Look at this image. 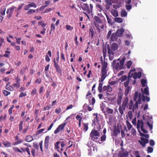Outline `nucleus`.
Instances as JSON below:
<instances>
[{"instance_id":"1","label":"nucleus","mask_w":157,"mask_h":157,"mask_svg":"<svg viewBox=\"0 0 157 157\" xmlns=\"http://www.w3.org/2000/svg\"><path fill=\"white\" fill-rule=\"evenodd\" d=\"M107 63L106 61H104L103 64L102 65V69L101 71L102 75L101 77L99 80V82H102L104 81L107 75Z\"/></svg>"},{"instance_id":"2","label":"nucleus","mask_w":157,"mask_h":157,"mask_svg":"<svg viewBox=\"0 0 157 157\" xmlns=\"http://www.w3.org/2000/svg\"><path fill=\"white\" fill-rule=\"evenodd\" d=\"M128 98L127 96L124 98L122 104L119 106L118 110L120 113L122 115H123L125 109L126 107L128 106Z\"/></svg>"},{"instance_id":"3","label":"nucleus","mask_w":157,"mask_h":157,"mask_svg":"<svg viewBox=\"0 0 157 157\" xmlns=\"http://www.w3.org/2000/svg\"><path fill=\"white\" fill-rule=\"evenodd\" d=\"M90 136L92 140L97 142V140L100 136V133L97 130L93 129L90 134Z\"/></svg>"},{"instance_id":"4","label":"nucleus","mask_w":157,"mask_h":157,"mask_svg":"<svg viewBox=\"0 0 157 157\" xmlns=\"http://www.w3.org/2000/svg\"><path fill=\"white\" fill-rule=\"evenodd\" d=\"M82 8L83 10L86 11L88 14H90L92 12L93 6L92 4H90L89 7L86 3H84Z\"/></svg>"},{"instance_id":"5","label":"nucleus","mask_w":157,"mask_h":157,"mask_svg":"<svg viewBox=\"0 0 157 157\" xmlns=\"http://www.w3.org/2000/svg\"><path fill=\"white\" fill-rule=\"evenodd\" d=\"M135 69H132L130 71L129 73V75L130 76L131 78L133 77L134 79H136L137 78H140L141 77V72L139 71L138 73L135 72Z\"/></svg>"},{"instance_id":"6","label":"nucleus","mask_w":157,"mask_h":157,"mask_svg":"<svg viewBox=\"0 0 157 157\" xmlns=\"http://www.w3.org/2000/svg\"><path fill=\"white\" fill-rule=\"evenodd\" d=\"M144 137L146 138L141 137L140 138L141 140H139L138 141L140 144L143 147H145L146 144L148 143L149 140L147 138L149 137V135L148 134H144Z\"/></svg>"},{"instance_id":"7","label":"nucleus","mask_w":157,"mask_h":157,"mask_svg":"<svg viewBox=\"0 0 157 157\" xmlns=\"http://www.w3.org/2000/svg\"><path fill=\"white\" fill-rule=\"evenodd\" d=\"M94 26L96 27L98 31L100 32V29L99 28V25L98 24L102 23V20L100 19V17L97 16H94Z\"/></svg>"},{"instance_id":"8","label":"nucleus","mask_w":157,"mask_h":157,"mask_svg":"<svg viewBox=\"0 0 157 157\" xmlns=\"http://www.w3.org/2000/svg\"><path fill=\"white\" fill-rule=\"evenodd\" d=\"M141 128L142 131L144 133H147L148 131L144 128V123L142 121L139 119L137 121V128L138 131H139V129Z\"/></svg>"},{"instance_id":"9","label":"nucleus","mask_w":157,"mask_h":157,"mask_svg":"<svg viewBox=\"0 0 157 157\" xmlns=\"http://www.w3.org/2000/svg\"><path fill=\"white\" fill-rule=\"evenodd\" d=\"M117 98V104L120 106L121 104L122 101V99L123 96V92L121 91H120L118 93Z\"/></svg>"},{"instance_id":"10","label":"nucleus","mask_w":157,"mask_h":157,"mask_svg":"<svg viewBox=\"0 0 157 157\" xmlns=\"http://www.w3.org/2000/svg\"><path fill=\"white\" fill-rule=\"evenodd\" d=\"M66 123H64L61 124L59 125L56 129L54 131V133L57 134L59 133L60 131L63 129L66 125Z\"/></svg>"},{"instance_id":"11","label":"nucleus","mask_w":157,"mask_h":157,"mask_svg":"<svg viewBox=\"0 0 157 157\" xmlns=\"http://www.w3.org/2000/svg\"><path fill=\"white\" fill-rule=\"evenodd\" d=\"M15 7H12L11 8H9L7 9L6 11V13L7 14V17L9 19H10L12 16V15L13 13V11L14 9L16 8Z\"/></svg>"},{"instance_id":"12","label":"nucleus","mask_w":157,"mask_h":157,"mask_svg":"<svg viewBox=\"0 0 157 157\" xmlns=\"http://www.w3.org/2000/svg\"><path fill=\"white\" fill-rule=\"evenodd\" d=\"M102 86L103 83H100L99 84L98 89V91H99L100 93H101L102 91H105L106 90H107V86H104L103 88H102Z\"/></svg>"},{"instance_id":"13","label":"nucleus","mask_w":157,"mask_h":157,"mask_svg":"<svg viewBox=\"0 0 157 157\" xmlns=\"http://www.w3.org/2000/svg\"><path fill=\"white\" fill-rule=\"evenodd\" d=\"M93 115L94 116V118L93 120H92V122L93 123V124H94V125H96V124H98L99 122L100 121L98 118V114L97 113H94L93 114Z\"/></svg>"},{"instance_id":"14","label":"nucleus","mask_w":157,"mask_h":157,"mask_svg":"<svg viewBox=\"0 0 157 157\" xmlns=\"http://www.w3.org/2000/svg\"><path fill=\"white\" fill-rule=\"evenodd\" d=\"M49 139V136H45L44 141V146L46 149H48V148Z\"/></svg>"},{"instance_id":"15","label":"nucleus","mask_w":157,"mask_h":157,"mask_svg":"<svg viewBox=\"0 0 157 157\" xmlns=\"http://www.w3.org/2000/svg\"><path fill=\"white\" fill-rule=\"evenodd\" d=\"M124 31V29L123 28H121L120 29H118L116 32V33L117 36H121L122 34Z\"/></svg>"},{"instance_id":"16","label":"nucleus","mask_w":157,"mask_h":157,"mask_svg":"<svg viewBox=\"0 0 157 157\" xmlns=\"http://www.w3.org/2000/svg\"><path fill=\"white\" fill-rule=\"evenodd\" d=\"M55 67L56 69V71L57 72V73L59 75H62V70L59 65L58 64Z\"/></svg>"},{"instance_id":"17","label":"nucleus","mask_w":157,"mask_h":157,"mask_svg":"<svg viewBox=\"0 0 157 157\" xmlns=\"http://www.w3.org/2000/svg\"><path fill=\"white\" fill-rule=\"evenodd\" d=\"M117 38V36L116 33H112L110 37V39L112 41H115L116 40Z\"/></svg>"},{"instance_id":"18","label":"nucleus","mask_w":157,"mask_h":157,"mask_svg":"<svg viewBox=\"0 0 157 157\" xmlns=\"http://www.w3.org/2000/svg\"><path fill=\"white\" fill-rule=\"evenodd\" d=\"M131 78L130 75H129L128 74V79L126 81L124 82V85L125 87H127V86H128V85L130 82V80H131Z\"/></svg>"},{"instance_id":"19","label":"nucleus","mask_w":157,"mask_h":157,"mask_svg":"<svg viewBox=\"0 0 157 157\" xmlns=\"http://www.w3.org/2000/svg\"><path fill=\"white\" fill-rule=\"evenodd\" d=\"M118 48V46L117 44L115 42H113L111 46V49L112 50L114 51L117 49Z\"/></svg>"},{"instance_id":"20","label":"nucleus","mask_w":157,"mask_h":157,"mask_svg":"<svg viewBox=\"0 0 157 157\" xmlns=\"http://www.w3.org/2000/svg\"><path fill=\"white\" fill-rule=\"evenodd\" d=\"M15 139L17 141L15 142L13 144V145H17V144L22 143L23 142L22 140H19V137L18 136H15Z\"/></svg>"},{"instance_id":"21","label":"nucleus","mask_w":157,"mask_h":157,"mask_svg":"<svg viewBox=\"0 0 157 157\" xmlns=\"http://www.w3.org/2000/svg\"><path fill=\"white\" fill-rule=\"evenodd\" d=\"M25 140L26 142H30L33 140V138L31 136L28 135L26 136Z\"/></svg>"},{"instance_id":"22","label":"nucleus","mask_w":157,"mask_h":157,"mask_svg":"<svg viewBox=\"0 0 157 157\" xmlns=\"http://www.w3.org/2000/svg\"><path fill=\"white\" fill-rule=\"evenodd\" d=\"M83 107V109L85 110H87V109L89 111H91L92 110V109L91 107L88 105L86 104H84Z\"/></svg>"},{"instance_id":"23","label":"nucleus","mask_w":157,"mask_h":157,"mask_svg":"<svg viewBox=\"0 0 157 157\" xmlns=\"http://www.w3.org/2000/svg\"><path fill=\"white\" fill-rule=\"evenodd\" d=\"M114 20L116 22L118 23H122L123 21V19L121 17H115L114 18Z\"/></svg>"},{"instance_id":"24","label":"nucleus","mask_w":157,"mask_h":157,"mask_svg":"<svg viewBox=\"0 0 157 157\" xmlns=\"http://www.w3.org/2000/svg\"><path fill=\"white\" fill-rule=\"evenodd\" d=\"M82 124L83 126V131L85 132H86L88 130V125L89 124L88 123H82Z\"/></svg>"},{"instance_id":"25","label":"nucleus","mask_w":157,"mask_h":157,"mask_svg":"<svg viewBox=\"0 0 157 157\" xmlns=\"http://www.w3.org/2000/svg\"><path fill=\"white\" fill-rule=\"evenodd\" d=\"M111 13L114 17H116L118 16V13L115 9H113L112 10H111Z\"/></svg>"},{"instance_id":"26","label":"nucleus","mask_w":157,"mask_h":157,"mask_svg":"<svg viewBox=\"0 0 157 157\" xmlns=\"http://www.w3.org/2000/svg\"><path fill=\"white\" fill-rule=\"evenodd\" d=\"M125 59V57L123 56L120 61V65L121 67V69H122V67L123 66L124 63Z\"/></svg>"},{"instance_id":"27","label":"nucleus","mask_w":157,"mask_h":157,"mask_svg":"<svg viewBox=\"0 0 157 157\" xmlns=\"http://www.w3.org/2000/svg\"><path fill=\"white\" fill-rule=\"evenodd\" d=\"M131 88L130 86H128L126 87L125 90L124 94L125 96H127L128 94V92L130 90Z\"/></svg>"},{"instance_id":"28","label":"nucleus","mask_w":157,"mask_h":157,"mask_svg":"<svg viewBox=\"0 0 157 157\" xmlns=\"http://www.w3.org/2000/svg\"><path fill=\"white\" fill-rule=\"evenodd\" d=\"M104 13L107 19L108 23L109 24H112V19H111V18H110L109 17L107 13Z\"/></svg>"},{"instance_id":"29","label":"nucleus","mask_w":157,"mask_h":157,"mask_svg":"<svg viewBox=\"0 0 157 157\" xmlns=\"http://www.w3.org/2000/svg\"><path fill=\"white\" fill-rule=\"evenodd\" d=\"M5 87L6 90L9 91H12L13 90V87L10 85H6Z\"/></svg>"},{"instance_id":"30","label":"nucleus","mask_w":157,"mask_h":157,"mask_svg":"<svg viewBox=\"0 0 157 157\" xmlns=\"http://www.w3.org/2000/svg\"><path fill=\"white\" fill-rule=\"evenodd\" d=\"M106 139V136L105 135H104L102 136L100 138V140L101 142H97L98 143L100 144H101L102 143V142H104L105 140Z\"/></svg>"},{"instance_id":"31","label":"nucleus","mask_w":157,"mask_h":157,"mask_svg":"<svg viewBox=\"0 0 157 157\" xmlns=\"http://www.w3.org/2000/svg\"><path fill=\"white\" fill-rule=\"evenodd\" d=\"M107 49L108 51V53L109 54V56H110L111 54L112 55L113 54V53L112 51L113 50H111L110 48L109 45L107 46Z\"/></svg>"},{"instance_id":"32","label":"nucleus","mask_w":157,"mask_h":157,"mask_svg":"<svg viewBox=\"0 0 157 157\" xmlns=\"http://www.w3.org/2000/svg\"><path fill=\"white\" fill-rule=\"evenodd\" d=\"M3 144L6 147H10L11 146V144L8 141L3 142Z\"/></svg>"},{"instance_id":"33","label":"nucleus","mask_w":157,"mask_h":157,"mask_svg":"<svg viewBox=\"0 0 157 157\" xmlns=\"http://www.w3.org/2000/svg\"><path fill=\"white\" fill-rule=\"evenodd\" d=\"M106 112L109 114H113V110L112 109L109 108H107L106 109Z\"/></svg>"},{"instance_id":"34","label":"nucleus","mask_w":157,"mask_h":157,"mask_svg":"<svg viewBox=\"0 0 157 157\" xmlns=\"http://www.w3.org/2000/svg\"><path fill=\"white\" fill-rule=\"evenodd\" d=\"M96 7L99 11L104 10L103 7L101 5L99 4H96Z\"/></svg>"},{"instance_id":"35","label":"nucleus","mask_w":157,"mask_h":157,"mask_svg":"<svg viewBox=\"0 0 157 157\" xmlns=\"http://www.w3.org/2000/svg\"><path fill=\"white\" fill-rule=\"evenodd\" d=\"M127 13L124 10H122L121 11V17H125L127 16Z\"/></svg>"},{"instance_id":"36","label":"nucleus","mask_w":157,"mask_h":157,"mask_svg":"<svg viewBox=\"0 0 157 157\" xmlns=\"http://www.w3.org/2000/svg\"><path fill=\"white\" fill-rule=\"evenodd\" d=\"M23 123V121H20V122L19 124V132H21L22 131L23 127L22 125Z\"/></svg>"},{"instance_id":"37","label":"nucleus","mask_w":157,"mask_h":157,"mask_svg":"<svg viewBox=\"0 0 157 157\" xmlns=\"http://www.w3.org/2000/svg\"><path fill=\"white\" fill-rule=\"evenodd\" d=\"M118 132H117L116 130V128H114L113 131V135L114 136H117L118 135Z\"/></svg>"},{"instance_id":"38","label":"nucleus","mask_w":157,"mask_h":157,"mask_svg":"<svg viewBox=\"0 0 157 157\" xmlns=\"http://www.w3.org/2000/svg\"><path fill=\"white\" fill-rule=\"evenodd\" d=\"M147 81L146 80L142 79L141 81V83L143 87H144L146 86Z\"/></svg>"},{"instance_id":"39","label":"nucleus","mask_w":157,"mask_h":157,"mask_svg":"<svg viewBox=\"0 0 157 157\" xmlns=\"http://www.w3.org/2000/svg\"><path fill=\"white\" fill-rule=\"evenodd\" d=\"M122 128V127L121 125H119V124L117 125V127L116 128V129L119 133H120L121 130V129Z\"/></svg>"},{"instance_id":"40","label":"nucleus","mask_w":157,"mask_h":157,"mask_svg":"<svg viewBox=\"0 0 157 157\" xmlns=\"http://www.w3.org/2000/svg\"><path fill=\"white\" fill-rule=\"evenodd\" d=\"M60 142L59 141L56 142V143L55 144V146L56 148L57 149L58 151H59V144Z\"/></svg>"},{"instance_id":"41","label":"nucleus","mask_w":157,"mask_h":157,"mask_svg":"<svg viewBox=\"0 0 157 157\" xmlns=\"http://www.w3.org/2000/svg\"><path fill=\"white\" fill-rule=\"evenodd\" d=\"M115 67L116 70H117L118 69H122L119 63H116Z\"/></svg>"},{"instance_id":"42","label":"nucleus","mask_w":157,"mask_h":157,"mask_svg":"<svg viewBox=\"0 0 157 157\" xmlns=\"http://www.w3.org/2000/svg\"><path fill=\"white\" fill-rule=\"evenodd\" d=\"M126 125L128 130H130L132 127V125L128 121H126Z\"/></svg>"},{"instance_id":"43","label":"nucleus","mask_w":157,"mask_h":157,"mask_svg":"<svg viewBox=\"0 0 157 157\" xmlns=\"http://www.w3.org/2000/svg\"><path fill=\"white\" fill-rule=\"evenodd\" d=\"M132 61L131 60H129L126 63V67L127 68L129 69L130 68L131 65H132Z\"/></svg>"},{"instance_id":"44","label":"nucleus","mask_w":157,"mask_h":157,"mask_svg":"<svg viewBox=\"0 0 157 157\" xmlns=\"http://www.w3.org/2000/svg\"><path fill=\"white\" fill-rule=\"evenodd\" d=\"M2 93L5 96H7L8 95L10 94V92L7 91L6 90H2Z\"/></svg>"},{"instance_id":"45","label":"nucleus","mask_w":157,"mask_h":157,"mask_svg":"<svg viewBox=\"0 0 157 157\" xmlns=\"http://www.w3.org/2000/svg\"><path fill=\"white\" fill-rule=\"evenodd\" d=\"M13 149L15 152H19L21 153H22V151L21 150L17 147H13Z\"/></svg>"},{"instance_id":"46","label":"nucleus","mask_w":157,"mask_h":157,"mask_svg":"<svg viewBox=\"0 0 157 157\" xmlns=\"http://www.w3.org/2000/svg\"><path fill=\"white\" fill-rule=\"evenodd\" d=\"M25 4L24 3H22V4H21L20 5H19L18 7L16 10V12H18L19 10H20L21 9L23 6H24Z\"/></svg>"},{"instance_id":"47","label":"nucleus","mask_w":157,"mask_h":157,"mask_svg":"<svg viewBox=\"0 0 157 157\" xmlns=\"http://www.w3.org/2000/svg\"><path fill=\"white\" fill-rule=\"evenodd\" d=\"M38 25H41L42 27H44L46 26V24H45L44 21H40L38 23Z\"/></svg>"},{"instance_id":"48","label":"nucleus","mask_w":157,"mask_h":157,"mask_svg":"<svg viewBox=\"0 0 157 157\" xmlns=\"http://www.w3.org/2000/svg\"><path fill=\"white\" fill-rule=\"evenodd\" d=\"M36 12V10L34 9H29V11H28L27 13L28 14H31L33 13H34Z\"/></svg>"},{"instance_id":"49","label":"nucleus","mask_w":157,"mask_h":157,"mask_svg":"<svg viewBox=\"0 0 157 157\" xmlns=\"http://www.w3.org/2000/svg\"><path fill=\"white\" fill-rule=\"evenodd\" d=\"M138 96V91H136L135 92V94L133 100L134 101H135L137 100Z\"/></svg>"},{"instance_id":"50","label":"nucleus","mask_w":157,"mask_h":157,"mask_svg":"<svg viewBox=\"0 0 157 157\" xmlns=\"http://www.w3.org/2000/svg\"><path fill=\"white\" fill-rule=\"evenodd\" d=\"M27 95L26 92H21L20 93V94L19 95V98H22L23 97Z\"/></svg>"},{"instance_id":"51","label":"nucleus","mask_w":157,"mask_h":157,"mask_svg":"<svg viewBox=\"0 0 157 157\" xmlns=\"http://www.w3.org/2000/svg\"><path fill=\"white\" fill-rule=\"evenodd\" d=\"M112 88L110 86V85H108L107 86V92H110L112 90Z\"/></svg>"},{"instance_id":"52","label":"nucleus","mask_w":157,"mask_h":157,"mask_svg":"<svg viewBox=\"0 0 157 157\" xmlns=\"http://www.w3.org/2000/svg\"><path fill=\"white\" fill-rule=\"evenodd\" d=\"M13 87H15L16 86L17 88H19L20 87V84L19 83H18V82H16V83H13Z\"/></svg>"},{"instance_id":"53","label":"nucleus","mask_w":157,"mask_h":157,"mask_svg":"<svg viewBox=\"0 0 157 157\" xmlns=\"http://www.w3.org/2000/svg\"><path fill=\"white\" fill-rule=\"evenodd\" d=\"M153 151V148L151 147H148L147 151L148 153H152Z\"/></svg>"},{"instance_id":"54","label":"nucleus","mask_w":157,"mask_h":157,"mask_svg":"<svg viewBox=\"0 0 157 157\" xmlns=\"http://www.w3.org/2000/svg\"><path fill=\"white\" fill-rule=\"evenodd\" d=\"M61 59L63 60V61H65V55L63 52H61Z\"/></svg>"},{"instance_id":"55","label":"nucleus","mask_w":157,"mask_h":157,"mask_svg":"<svg viewBox=\"0 0 157 157\" xmlns=\"http://www.w3.org/2000/svg\"><path fill=\"white\" fill-rule=\"evenodd\" d=\"M128 115L129 118L131 119L132 117V112L131 111H129L128 112Z\"/></svg>"},{"instance_id":"56","label":"nucleus","mask_w":157,"mask_h":157,"mask_svg":"<svg viewBox=\"0 0 157 157\" xmlns=\"http://www.w3.org/2000/svg\"><path fill=\"white\" fill-rule=\"evenodd\" d=\"M54 8H49L47 9H46L44 11V12H42V13H46L48 12H49V11H51L53 9H54Z\"/></svg>"},{"instance_id":"57","label":"nucleus","mask_w":157,"mask_h":157,"mask_svg":"<svg viewBox=\"0 0 157 157\" xmlns=\"http://www.w3.org/2000/svg\"><path fill=\"white\" fill-rule=\"evenodd\" d=\"M144 94H146L147 95H149V92L148 87H146L144 88Z\"/></svg>"},{"instance_id":"58","label":"nucleus","mask_w":157,"mask_h":157,"mask_svg":"<svg viewBox=\"0 0 157 157\" xmlns=\"http://www.w3.org/2000/svg\"><path fill=\"white\" fill-rule=\"evenodd\" d=\"M6 11V9L3 8L1 9L0 11V14L2 15H5V12Z\"/></svg>"},{"instance_id":"59","label":"nucleus","mask_w":157,"mask_h":157,"mask_svg":"<svg viewBox=\"0 0 157 157\" xmlns=\"http://www.w3.org/2000/svg\"><path fill=\"white\" fill-rule=\"evenodd\" d=\"M15 38L16 40L17 44H20L21 40V38H17L16 37H15Z\"/></svg>"},{"instance_id":"60","label":"nucleus","mask_w":157,"mask_h":157,"mask_svg":"<svg viewBox=\"0 0 157 157\" xmlns=\"http://www.w3.org/2000/svg\"><path fill=\"white\" fill-rule=\"evenodd\" d=\"M35 150L34 148H32L31 151V154L33 157L36 156L35 155Z\"/></svg>"},{"instance_id":"61","label":"nucleus","mask_w":157,"mask_h":157,"mask_svg":"<svg viewBox=\"0 0 157 157\" xmlns=\"http://www.w3.org/2000/svg\"><path fill=\"white\" fill-rule=\"evenodd\" d=\"M116 83V81H111V80H109V83L110 85H114Z\"/></svg>"},{"instance_id":"62","label":"nucleus","mask_w":157,"mask_h":157,"mask_svg":"<svg viewBox=\"0 0 157 157\" xmlns=\"http://www.w3.org/2000/svg\"><path fill=\"white\" fill-rule=\"evenodd\" d=\"M131 132L132 134V135H133V136L136 135V131L135 129L132 128L131 130Z\"/></svg>"},{"instance_id":"63","label":"nucleus","mask_w":157,"mask_h":157,"mask_svg":"<svg viewBox=\"0 0 157 157\" xmlns=\"http://www.w3.org/2000/svg\"><path fill=\"white\" fill-rule=\"evenodd\" d=\"M36 94V89L34 88L33 90L31 92V94L33 95H34Z\"/></svg>"},{"instance_id":"64","label":"nucleus","mask_w":157,"mask_h":157,"mask_svg":"<svg viewBox=\"0 0 157 157\" xmlns=\"http://www.w3.org/2000/svg\"><path fill=\"white\" fill-rule=\"evenodd\" d=\"M135 155L136 157H142L139 154V152L138 151H136L135 153Z\"/></svg>"}]
</instances>
